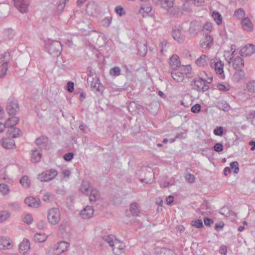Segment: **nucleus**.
Instances as JSON below:
<instances>
[{
  "instance_id": "nucleus-19",
  "label": "nucleus",
  "mask_w": 255,
  "mask_h": 255,
  "mask_svg": "<svg viewBox=\"0 0 255 255\" xmlns=\"http://www.w3.org/2000/svg\"><path fill=\"white\" fill-rule=\"evenodd\" d=\"M169 65L173 70H176V68L180 66V61L179 58L177 55H173L169 59Z\"/></svg>"
},
{
  "instance_id": "nucleus-26",
  "label": "nucleus",
  "mask_w": 255,
  "mask_h": 255,
  "mask_svg": "<svg viewBox=\"0 0 255 255\" xmlns=\"http://www.w3.org/2000/svg\"><path fill=\"white\" fill-rule=\"evenodd\" d=\"M8 128L7 133L9 135H11L13 138H16L19 136L21 133V131L19 128L13 127L12 126H11V127Z\"/></svg>"
},
{
  "instance_id": "nucleus-5",
  "label": "nucleus",
  "mask_w": 255,
  "mask_h": 255,
  "mask_svg": "<svg viewBox=\"0 0 255 255\" xmlns=\"http://www.w3.org/2000/svg\"><path fill=\"white\" fill-rule=\"evenodd\" d=\"M61 44L59 41H53L51 42L48 46L49 54L54 56H58L61 51Z\"/></svg>"
},
{
  "instance_id": "nucleus-11",
  "label": "nucleus",
  "mask_w": 255,
  "mask_h": 255,
  "mask_svg": "<svg viewBox=\"0 0 255 255\" xmlns=\"http://www.w3.org/2000/svg\"><path fill=\"white\" fill-rule=\"evenodd\" d=\"M211 67L214 69L217 74L222 75L224 73V63L221 60L217 62L215 60H211L210 62Z\"/></svg>"
},
{
  "instance_id": "nucleus-40",
  "label": "nucleus",
  "mask_w": 255,
  "mask_h": 255,
  "mask_svg": "<svg viewBox=\"0 0 255 255\" xmlns=\"http://www.w3.org/2000/svg\"><path fill=\"white\" fill-rule=\"evenodd\" d=\"M212 16L217 25H219L221 24L222 22V16L219 12L216 11H213Z\"/></svg>"
},
{
  "instance_id": "nucleus-59",
  "label": "nucleus",
  "mask_w": 255,
  "mask_h": 255,
  "mask_svg": "<svg viewBox=\"0 0 255 255\" xmlns=\"http://www.w3.org/2000/svg\"><path fill=\"white\" fill-rule=\"evenodd\" d=\"M213 132L216 135L222 136L223 134V128L222 127H217L214 129Z\"/></svg>"
},
{
  "instance_id": "nucleus-52",
  "label": "nucleus",
  "mask_w": 255,
  "mask_h": 255,
  "mask_svg": "<svg viewBox=\"0 0 255 255\" xmlns=\"http://www.w3.org/2000/svg\"><path fill=\"white\" fill-rule=\"evenodd\" d=\"M191 225L192 226L196 227L197 228H200L203 227V222L200 219L195 220L192 222Z\"/></svg>"
},
{
  "instance_id": "nucleus-8",
  "label": "nucleus",
  "mask_w": 255,
  "mask_h": 255,
  "mask_svg": "<svg viewBox=\"0 0 255 255\" xmlns=\"http://www.w3.org/2000/svg\"><path fill=\"white\" fill-rule=\"evenodd\" d=\"M255 52V45L252 44H249L242 47L240 51V54L242 56H249Z\"/></svg>"
},
{
  "instance_id": "nucleus-2",
  "label": "nucleus",
  "mask_w": 255,
  "mask_h": 255,
  "mask_svg": "<svg viewBox=\"0 0 255 255\" xmlns=\"http://www.w3.org/2000/svg\"><path fill=\"white\" fill-rule=\"evenodd\" d=\"M47 219L51 225L57 224L60 220V213L57 208L50 209L47 214Z\"/></svg>"
},
{
  "instance_id": "nucleus-49",
  "label": "nucleus",
  "mask_w": 255,
  "mask_h": 255,
  "mask_svg": "<svg viewBox=\"0 0 255 255\" xmlns=\"http://www.w3.org/2000/svg\"><path fill=\"white\" fill-rule=\"evenodd\" d=\"M234 16L238 19L242 18L245 15V12L243 9L239 8L235 10Z\"/></svg>"
},
{
  "instance_id": "nucleus-14",
  "label": "nucleus",
  "mask_w": 255,
  "mask_h": 255,
  "mask_svg": "<svg viewBox=\"0 0 255 255\" xmlns=\"http://www.w3.org/2000/svg\"><path fill=\"white\" fill-rule=\"evenodd\" d=\"M213 38L211 35L206 34L205 37L201 40L200 46L203 48L210 47L213 44Z\"/></svg>"
},
{
  "instance_id": "nucleus-39",
  "label": "nucleus",
  "mask_w": 255,
  "mask_h": 255,
  "mask_svg": "<svg viewBox=\"0 0 255 255\" xmlns=\"http://www.w3.org/2000/svg\"><path fill=\"white\" fill-rule=\"evenodd\" d=\"M47 237L44 234L36 233L33 237V240L38 243H42L45 241Z\"/></svg>"
},
{
  "instance_id": "nucleus-33",
  "label": "nucleus",
  "mask_w": 255,
  "mask_h": 255,
  "mask_svg": "<svg viewBox=\"0 0 255 255\" xmlns=\"http://www.w3.org/2000/svg\"><path fill=\"white\" fill-rule=\"evenodd\" d=\"M208 60V56L205 54H202L196 60V63L198 66H203L207 64Z\"/></svg>"
},
{
  "instance_id": "nucleus-7",
  "label": "nucleus",
  "mask_w": 255,
  "mask_h": 255,
  "mask_svg": "<svg viewBox=\"0 0 255 255\" xmlns=\"http://www.w3.org/2000/svg\"><path fill=\"white\" fill-rule=\"evenodd\" d=\"M181 68H183L184 69H186L187 71V72H181L180 71H177L174 72L173 71L171 72V76L173 79L176 81L177 82H182L184 79V75L187 74V73L188 72L189 70H191V66L189 65H187L186 67L185 66L183 65Z\"/></svg>"
},
{
  "instance_id": "nucleus-6",
  "label": "nucleus",
  "mask_w": 255,
  "mask_h": 255,
  "mask_svg": "<svg viewBox=\"0 0 255 255\" xmlns=\"http://www.w3.org/2000/svg\"><path fill=\"white\" fill-rule=\"evenodd\" d=\"M14 4L17 9L21 13H26L28 10L29 0H13Z\"/></svg>"
},
{
  "instance_id": "nucleus-12",
  "label": "nucleus",
  "mask_w": 255,
  "mask_h": 255,
  "mask_svg": "<svg viewBox=\"0 0 255 255\" xmlns=\"http://www.w3.org/2000/svg\"><path fill=\"white\" fill-rule=\"evenodd\" d=\"M12 246V242L9 238L4 236L0 237V250L10 249Z\"/></svg>"
},
{
  "instance_id": "nucleus-62",
  "label": "nucleus",
  "mask_w": 255,
  "mask_h": 255,
  "mask_svg": "<svg viewBox=\"0 0 255 255\" xmlns=\"http://www.w3.org/2000/svg\"><path fill=\"white\" fill-rule=\"evenodd\" d=\"M204 30H205L207 32H210L212 29V23L210 22H207L203 26Z\"/></svg>"
},
{
  "instance_id": "nucleus-36",
  "label": "nucleus",
  "mask_w": 255,
  "mask_h": 255,
  "mask_svg": "<svg viewBox=\"0 0 255 255\" xmlns=\"http://www.w3.org/2000/svg\"><path fill=\"white\" fill-rule=\"evenodd\" d=\"M91 188V184L88 181H84L82 182L80 190L82 193L88 194L89 189Z\"/></svg>"
},
{
  "instance_id": "nucleus-15",
  "label": "nucleus",
  "mask_w": 255,
  "mask_h": 255,
  "mask_svg": "<svg viewBox=\"0 0 255 255\" xmlns=\"http://www.w3.org/2000/svg\"><path fill=\"white\" fill-rule=\"evenodd\" d=\"M25 203L29 207L37 208L40 204V200L37 198L27 197L24 200Z\"/></svg>"
},
{
  "instance_id": "nucleus-50",
  "label": "nucleus",
  "mask_w": 255,
  "mask_h": 255,
  "mask_svg": "<svg viewBox=\"0 0 255 255\" xmlns=\"http://www.w3.org/2000/svg\"><path fill=\"white\" fill-rule=\"evenodd\" d=\"M112 19V18L111 16L106 17L102 21V25L106 27H109L111 23Z\"/></svg>"
},
{
  "instance_id": "nucleus-38",
  "label": "nucleus",
  "mask_w": 255,
  "mask_h": 255,
  "mask_svg": "<svg viewBox=\"0 0 255 255\" xmlns=\"http://www.w3.org/2000/svg\"><path fill=\"white\" fill-rule=\"evenodd\" d=\"M102 239L104 241L108 243L111 247H113L114 244L116 242V240H117L115 237L113 235L103 236Z\"/></svg>"
},
{
  "instance_id": "nucleus-47",
  "label": "nucleus",
  "mask_w": 255,
  "mask_h": 255,
  "mask_svg": "<svg viewBox=\"0 0 255 255\" xmlns=\"http://www.w3.org/2000/svg\"><path fill=\"white\" fill-rule=\"evenodd\" d=\"M10 216V214L6 211L0 212V223L5 221Z\"/></svg>"
},
{
  "instance_id": "nucleus-30",
  "label": "nucleus",
  "mask_w": 255,
  "mask_h": 255,
  "mask_svg": "<svg viewBox=\"0 0 255 255\" xmlns=\"http://www.w3.org/2000/svg\"><path fill=\"white\" fill-rule=\"evenodd\" d=\"M11 117V118H8L5 122L7 128L11 127V126L14 127V126L19 122V119L18 118L14 116Z\"/></svg>"
},
{
  "instance_id": "nucleus-13",
  "label": "nucleus",
  "mask_w": 255,
  "mask_h": 255,
  "mask_svg": "<svg viewBox=\"0 0 255 255\" xmlns=\"http://www.w3.org/2000/svg\"><path fill=\"white\" fill-rule=\"evenodd\" d=\"M0 144L5 149H11L15 147L14 140L9 137H3L0 140Z\"/></svg>"
},
{
  "instance_id": "nucleus-27",
  "label": "nucleus",
  "mask_w": 255,
  "mask_h": 255,
  "mask_svg": "<svg viewBox=\"0 0 255 255\" xmlns=\"http://www.w3.org/2000/svg\"><path fill=\"white\" fill-rule=\"evenodd\" d=\"M42 153L38 149L32 150L31 160L33 163L39 162L41 158Z\"/></svg>"
},
{
  "instance_id": "nucleus-24",
  "label": "nucleus",
  "mask_w": 255,
  "mask_h": 255,
  "mask_svg": "<svg viewBox=\"0 0 255 255\" xmlns=\"http://www.w3.org/2000/svg\"><path fill=\"white\" fill-rule=\"evenodd\" d=\"M19 250L23 254L30 250V243L28 239L25 238L23 240L19 245Z\"/></svg>"
},
{
  "instance_id": "nucleus-31",
  "label": "nucleus",
  "mask_w": 255,
  "mask_h": 255,
  "mask_svg": "<svg viewBox=\"0 0 255 255\" xmlns=\"http://www.w3.org/2000/svg\"><path fill=\"white\" fill-rule=\"evenodd\" d=\"M151 10V6L149 4L142 5L139 9L138 12L141 13L143 16L147 15Z\"/></svg>"
},
{
  "instance_id": "nucleus-41",
  "label": "nucleus",
  "mask_w": 255,
  "mask_h": 255,
  "mask_svg": "<svg viewBox=\"0 0 255 255\" xmlns=\"http://www.w3.org/2000/svg\"><path fill=\"white\" fill-rule=\"evenodd\" d=\"M174 0H161V7L164 9H167L173 5Z\"/></svg>"
},
{
  "instance_id": "nucleus-18",
  "label": "nucleus",
  "mask_w": 255,
  "mask_h": 255,
  "mask_svg": "<svg viewBox=\"0 0 255 255\" xmlns=\"http://www.w3.org/2000/svg\"><path fill=\"white\" fill-rule=\"evenodd\" d=\"M172 36L173 38L178 43H182L184 40V36L180 28H176L173 30Z\"/></svg>"
},
{
  "instance_id": "nucleus-60",
  "label": "nucleus",
  "mask_w": 255,
  "mask_h": 255,
  "mask_svg": "<svg viewBox=\"0 0 255 255\" xmlns=\"http://www.w3.org/2000/svg\"><path fill=\"white\" fill-rule=\"evenodd\" d=\"M214 150L218 152L222 151L223 150V144L221 143H216L214 147H213Z\"/></svg>"
},
{
  "instance_id": "nucleus-54",
  "label": "nucleus",
  "mask_w": 255,
  "mask_h": 255,
  "mask_svg": "<svg viewBox=\"0 0 255 255\" xmlns=\"http://www.w3.org/2000/svg\"><path fill=\"white\" fill-rule=\"evenodd\" d=\"M231 168H234V173H238L239 171V163L238 161H235L232 162L230 163Z\"/></svg>"
},
{
  "instance_id": "nucleus-28",
  "label": "nucleus",
  "mask_w": 255,
  "mask_h": 255,
  "mask_svg": "<svg viewBox=\"0 0 255 255\" xmlns=\"http://www.w3.org/2000/svg\"><path fill=\"white\" fill-rule=\"evenodd\" d=\"M167 10L169 13L175 17H178L182 14L180 8L177 6H174L173 5L168 8Z\"/></svg>"
},
{
  "instance_id": "nucleus-57",
  "label": "nucleus",
  "mask_w": 255,
  "mask_h": 255,
  "mask_svg": "<svg viewBox=\"0 0 255 255\" xmlns=\"http://www.w3.org/2000/svg\"><path fill=\"white\" fill-rule=\"evenodd\" d=\"M247 87L249 91L255 92V81L248 83Z\"/></svg>"
},
{
  "instance_id": "nucleus-43",
  "label": "nucleus",
  "mask_w": 255,
  "mask_h": 255,
  "mask_svg": "<svg viewBox=\"0 0 255 255\" xmlns=\"http://www.w3.org/2000/svg\"><path fill=\"white\" fill-rule=\"evenodd\" d=\"M9 192V188L7 185L4 183L0 184V192L3 195H7Z\"/></svg>"
},
{
  "instance_id": "nucleus-64",
  "label": "nucleus",
  "mask_w": 255,
  "mask_h": 255,
  "mask_svg": "<svg viewBox=\"0 0 255 255\" xmlns=\"http://www.w3.org/2000/svg\"><path fill=\"white\" fill-rule=\"evenodd\" d=\"M74 157V154L72 152H68L64 155V159L67 161H71Z\"/></svg>"
},
{
  "instance_id": "nucleus-35",
  "label": "nucleus",
  "mask_w": 255,
  "mask_h": 255,
  "mask_svg": "<svg viewBox=\"0 0 255 255\" xmlns=\"http://www.w3.org/2000/svg\"><path fill=\"white\" fill-rule=\"evenodd\" d=\"M138 54L141 56H144L146 54L147 51V45L146 44H138L137 45Z\"/></svg>"
},
{
  "instance_id": "nucleus-17",
  "label": "nucleus",
  "mask_w": 255,
  "mask_h": 255,
  "mask_svg": "<svg viewBox=\"0 0 255 255\" xmlns=\"http://www.w3.org/2000/svg\"><path fill=\"white\" fill-rule=\"evenodd\" d=\"M200 29V25L197 21L193 20L190 23L188 31L190 34L195 35Z\"/></svg>"
},
{
  "instance_id": "nucleus-45",
  "label": "nucleus",
  "mask_w": 255,
  "mask_h": 255,
  "mask_svg": "<svg viewBox=\"0 0 255 255\" xmlns=\"http://www.w3.org/2000/svg\"><path fill=\"white\" fill-rule=\"evenodd\" d=\"M236 71L234 73V77L238 80H240L244 78L245 76V72L241 69H236Z\"/></svg>"
},
{
  "instance_id": "nucleus-21",
  "label": "nucleus",
  "mask_w": 255,
  "mask_h": 255,
  "mask_svg": "<svg viewBox=\"0 0 255 255\" xmlns=\"http://www.w3.org/2000/svg\"><path fill=\"white\" fill-rule=\"evenodd\" d=\"M242 25L243 29L248 31H251L253 30L254 25L251 19L247 17L242 20Z\"/></svg>"
},
{
  "instance_id": "nucleus-63",
  "label": "nucleus",
  "mask_w": 255,
  "mask_h": 255,
  "mask_svg": "<svg viewBox=\"0 0 255 255\" xmlns=\"http://www.w3.org/2000/svg\"><path fill=\"white\" fill-rule=\"evenodd\" d=\"M201 110V106L198 104H196L193 106L191 108V111L194 113H197L199 112Z\"/></svg>"
},
{
  "instance_id": "nucleus-16",
  "label": "nucleus",
  "mask_w": 255,
  "mask_h": 255,
  "mask_svg": "<svg viewBox=\"0 0 255 255\" xmlns=\"http://www.w3.org/2000/svg\"><path fill=\"white\" fill-rule=\"evenodd\" d=\"M49 143L48 138L47 137L41 136L37 138L35 140V143L41 149H45L47 147Z\"/></svg>"
},
{
  "instance_id": "nucleus-51",
  "label": "nucleus",
  "mask_w": 255,
  "mask_h": 255,
  "mask_svg": "<svg viewBox=\"0 0 255 255\" xmlns=\"http://www.w3.org/2000/svg\"><path fill=\"white\" fill-rule=\"evenodd\" d=\"M185 178L186 180L190 183H193L195 181V176L190 173H188L186 174V175L185 176Z\"/></svg>"
},
{
  "instance_id": "nucleus-37",
  "label": "nucleus",
  "mask_w": 255,
  "mask_h": 255,
  "mask_svg": "<svg viewBox=\"0 0 255 255\" xmlns=\"http://www.w3.org/2000/svg\"><path fill=\"white\" fill-rule=\"evenodd\" d=\"M217 107L225 112L229 111L230 109V107L229 104L224 101H219L217 103Z\"/></svg>"
},
{
  "instance_id": "nucleus-1",
  "label": "nucleus",
  "mask_w": 255,
  "mask_h": 255,
  "mask_svg": "<svg viewBox=\"0 0 255 255\" xmlns=\"http://www.w3.org/2000/svg\"><path fill=\"white\" fill-rule=\"evenodd\" d=\"M212 81V77L208 78L207 80L200 77L196 78L191 82L190 85L192 87V89L199 92L204 93L209 89V86L206 83H211Z\"/></svg>"
},
{
  "instance_id": "nucleus-10",
  "label": "nucleus",
  "mask_w": 255,
  "mask_h": 255,
  "mask_svg": "<svg viewBox=\"0 0 255 255\" xmlns=\"http://www.w3.org/2000/svg\"><path fill=\"white\" fill-rule=\"evenodd\" d=\"M90 85L92 90L95 92H98L102 94L104 90V87L101 83L100 79L97 77L93 78Z\"/></svg>"
},
{
  "instance_id": "nucleus-55",
  "label": "nucleus",
  "mask_w": 255,
  "mask_h": 255,
  "mask_svg": "<svg viewBox=\"0 0 255 255\" xmlns=\"http://www.w3.org/2000/svg\"><path fill=\"white\" fill-rule=\"evenodd\" d=\"M161 254H163L164 255H175L173 250L166 248L162 249L161 250Z\"/></svg>"
},
{
  "instance_id": "nucleus-23",
  "label": "nucleus",
  "mask_w": 255,
  "mask_h": 255,
  "mask_svg": "<svg viewBox=\"0 0 255 255\" xmlns=\"http://www.w3.org/2000/svg\"><path fill=\"white\" fill-rule=\"evenodd\" d=\"M244 65V60L240 56H237L233 60V67L235 69H241Z\"/></svg>"
},
{
  "instance_id": "nucleus-3",
  "label": "nucleus",
  "mask_w": 255,
  "mask_h": 255,
  "mask_svg": "<svg viewBox=\"0 0 255 255\" xmlns=\"http://www.w3.org/2000/svg\"><path fill=\"white\" fill-rule=\"evenodd\" d=\"M6 111L10 116H15L19 111V108L16 100L9 98L8 100Z\"/></svg>"
},
{
  "instance_id": "nucleus-34",
  "label": "nucleus",
  "mask_w": 255,
  "mask_h": 255,
  "mask_svg": "<svg viewBox=\"0 0 255 255\" xmlns=\"http://www.w3.org/2000/svg\"><path fill=\"white\" fill-rule=\"evenodd\" d=\"M100 198L99 191L96 189H92L89 196V200L91 202H95Z\"/></svg>"
},
{
  "instance_id": "nucleus-48",
  "label": "nucleus",
  "mask_w": 255,
  "mask_h": 255,
  "mask_svg": "<svg viewBox=\"0 0 255 255\" xmlns=\"http://www.w3.org/2000/svg\"><path fill=\"white\" fill-rule=\"evenodd\" d=\"M147 175L146 177H145L144 178L140 179V181L142 182H145L146 183H150L151 182V179H149L148 177H151L154 175V173L151 171L150 170L147 171Z\"/></svg>"
},
{
  "instance_id": "nucleus-61",
  "label": "nucleus",
  "mask_w": 255,
  "mask_h": 255,
  "mask_svg": "<svg viewBox=\"0 0 255 255\" xmlns=\"http://www.w3.org/2000/svg\"><path fill=\"white\" fill-rule=\"evenodd\" d=\"M116 12L119 15L122 16L125 14L123 7L121 6H117L115 8Z\"/></svg>"
},
{
  "instance_id": "nucleus-56",
  "label": "nucleus",
  "mask_w": 255,
  "mask_h": 255,
  "mask_svg": "<svg viewBox=\"0 0 255 255\" xmlns=\"http://www.w3.org/2000/svg\"><path fill=\"white\" fill-rule=\"evenodd\" d=\"M168 42L166 40H164L162 42H160V46L161 47L160 51L162 54H164V52L166 51V47L167 45Z\"/></svg>"
},
{
  "instance_id": "nucleus-32",
  "label": "nucleus",
  "mask_w": 255,
  "mask_h": 255,
  "mask_svg": "<svg viewBox=\"0 0 255 255\" xmlns=\"http://www.w3.org/2000/svg\"><path fill=\"white\" fill-rule=\"evenodd\" d=\"M130 211L133 216H138L139 213V209L137 204L133 202L130 204Z\"/></svg>"
},
{
  "instance_id": "nucleus-58",
  "label": "nucleus",
  "mask_w": 255,
  "mask_h": 255,
  "mask_svg": "<svg viewBox=\"0 0 255 255\" xmlns=\"http://www.w3.org/2000/svg\"><path fill=\"white\" fill-rule=\"evenodd\" d=\"M245 117L247 120H251L255 119V111H250L248 114L245 115Z\"/></svg>"
},
{
  "instance_id": "nucleus-20",
  "label": "nucleus",
  "mask_w": 255,
  "mask_h": 255,
  "mask_svg": "<svg viewBox=\"0 0 255 255\" xmlns=\"http://www.w3.org/2000/svg\"><path fill=\"white\" fill-rule=\"evenodd\" d=\"M94 209L91 206H87L81 212V216L83 219H89L92 216Z\"/></svg>"
},
{
  "instance_id": "nucleus-4",
  "label": "nucleus",
  "mask_w": 255,
  "mask_h": 255,
  "mask_svg": "<svg viewBox=\"0 0 255 255\" xmlns=\"http://www.w3.org/2000/svg\"><path fill=\"white\" fill-rule=\"evenodd\" d=\"M57 175V172L55 169H50L43 172L38 175V179L41 181L47 182L54 179Z\"/></svg>"
},
{
  "instance_id": "nucleus-22",
  "label": "nucleus",
  "mask_w": 255,
  "mask_h": 255,
  "mask_svg": "<svg viewBox=\"0 0 255 255\" xmlns=\"http://www.w3.org/2000/svg\"><path fill=\"white\" fill-rule=\"evenodd\" d=\"M56 246V250L58 251L57 254H61L67 251V248L69 246V244L66 242L61 241L58 242Z\"/></svg>"
},
{
  "instance_id": "nucleus-44",
  "label": "nucleus",
  "mask_w": 255,
  "mask_h": 255,
  "mask_svg": "<svg viewBox=\"0 0 255 255\" xmlns=\"http://www.w3.org/2000/svg\"><path fill=\"white\" fill-rule=\"evenodd\" d=\"M110 74L113 76H118L121 74V70L120 67L115 66L110 70Z\"/></svg>"
},
{
  "instance_id": "nucleus-42",
  "label": "nucleus",
  "mask_w": 255,
  "mask_h": 255,
  "mask_svg": "<svg viewBox=\"0 0 255 255\" xmlns=\"http://www.w3.org/2000/svg\"><path fill=\"white\" fill-rule=\"evenodd\" d=\"M20 183L21 185L25 188H29L30 186V180L28 179V176H23L20 180Z\"/></svg>"
},
{
  "instance_id": "nucleus-25",
  "label": "nucleus",
  "mask_w": 255,
  "mask_h": 255,
  "mask_svg": "<svg viewBox=\"0 0 255 255\" xmlns=\"http://www.w3.org/2000/svg\"><path fill=\"white\" fill-rule=\"evenodd\" d=\"M14 35V30L10 28H6L2 32V37L5 40L11 39Z\"/></svg>"
},
{
  "instance_id": "nucleus-46",
  "label": "nucleus",
  "mask_w": 255,
  "mask_h": 255,
  "mask_svg": "<svg viewBox=\"0 0 255 255\" xmlns=\"http://www.w3.org/2000/svg\"><path fill=\"white\" fill-rule=\"evenodd\" d=\"M7 70V62H4L0 66V77H2L5 76Z\"/></svg>"
},
{
  "instance_id": "nucleus-29",
  "label": "nucleus",
  "mask_w": 255,
  "mask_h": 255,
  "mask_svg": "<svg viewBox=\"0 0 255 255\" xmlns=\"http://www.w3.org/2000/svg\"><path fill=\"white\" fill-rule=\"evenodd\" d=\"M192 102V97L189 94L184 95L183 99L181 101V105L185 107H189L191 105Z\"/></svg>"
},
{
  "instance_id": "nucleus-53",
  "label": "nucleus",
  "mask_w": 255,
  "mask_h": 255,
  "mask_svg": "<svg viewBox=\"0 0 255 255\" xmlns=\"http://www.w3.org/2000/svg\"><path fill=\"white\" fill-rule=\"evenodd\" d=\"M23 221L30 225L32 223L33 218L29 214L25 215L22 218Z\"/></svg>"
},
{
  "instance_id": "nucleus-9",
  "label": "nucleus",
  "mask_w": 255,
  "mask_h": 255,
  "mask_svg": "<svg viewBox=\"0 0 255 255\" xmlns=\"http://www.w3.org/2000/svg\"><path fill=\"white\" fill-rule=\"evenodd\" d=\"M112 248L113 253L115 255H120L124 253L126 245L123 242L117 240Z\"/></svg>"
}]
</instances>
